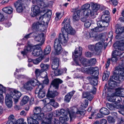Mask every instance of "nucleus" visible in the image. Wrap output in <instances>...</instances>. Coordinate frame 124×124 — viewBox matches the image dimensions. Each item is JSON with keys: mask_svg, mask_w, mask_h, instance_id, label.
Wrapping results in <instances>:
<instances>
[{"mask_svg": "<svg viewBox=\"0 0 124 124\" xmlns=\"http://www.w3.org/2000/svg\"><path fill=\"white\" fill-rule=\"evenodd\" d=\"M70 19L66 17L62 23V25L63 26L62 29V34H60L58 38L55 39L54 44L56 55L59 54L62 52V48L60 43L64 46L67 45L68 40V34L74 35L75 33V30L70 25Z\"/></svg>", "mask_w": 124, "mask_h": 124, "instance_id": "nucleus-1", "label": "nucleus"}, {"mask_svg": "<svg viewBox=\"0 0 124 124\" xmlns=\"http://www.w3.org/2000/svg\"><path fill=\"white\" fill-rule=\"evenodd\" d=\"M88 103V100H85L81 105V107L79 109L74 107L67 108L66 110L69 113L70 120H72L73 118L76 117L78 118L82 117L85 114L83 110L87 107Z\"/></svg>", "mask_w": 124, "mask_h": 124, "instance_id": "nucleus-2", "label": "nucleus"}, {"mask_svg": "<svg viewBox=\"0 0 124 124\" xmlns=\"http://www.w3.org/2000/svg\"><path fill=\"white\" fill-rule=\"evenodd\" d=\"M33 114L27 118L28 124H39L38 120H42L44 118V113L42 112L41 108L36 107L33 110Z\"/></svg>", "mask_w": 124, "mask_h": 124, "instance_id": "nucleus-3", "label": "nucleus"}, {"mask_svg": "<svg viewBox=\"0 0 124 124\" xmlns=\"http://www.w3.org/2000/svg\"><path fill=\"white\" fill-rule=\"evenodd\" d=\"M90 5L89 4H86L83 5L81 8V15L84 16L86 17H92L94 16V13L91 11V10L89 9Z\"/></svg>", "mask_w": 124, "mask_h": 124, "instance_id": "nucleus-4", "label": "nucleus"}, {"mask_svg": "<svg viewBox=\"0 0 124 124\" xmlns=\"http://www.w3.org/2000/svg\"><path fill=\"white\" fill-rule=\"evenodd\" d=\"M118 67L119 69L114 71L115 74L113 76L112 78L115 80L122 81L124 80V67L122 68L120 65Z\"/></svg>", "mask_w": 124, "mask_h": 124, "instance_id": "nucleus-5", "label": "nucleus"}, {"mask_svg": "<svg viewBox=\"0 0 124 124\" xmlns=\"http://www.w3.org/2000/svg\"><path fill=\"white\" fill-rule=\"evenodd\" d=\"M45 19L43 16H39V21L35 22L32 24V28L36 31L39 29L42 30L45 23Z\"/></svg>", "mask_w": 124, "mask_h": 124, "instance_id": "nucleus-6", "label": "nucleus"}, {"mask_svg": "<svg viewBox=\"0 0 124 124\" xmlns=\"http://www.w3.org/2000/svg\"><path fill=\"white\" fill-rule=\"evenodd\" d=\"M117 35L116 36V39H120L119 41L117 42H120V46H121V44L122 43V41H124V27H120L116 29L115 31Z\"/></svg>", "mask_w": 124, "mask_h": 124, "instance_id": "nucleus-7", "label": "nucleus"}, {"mask_svg": "<svg viewBox=\"0 0 124 124\" xmlns=\"http://www.w3.org/2000/svg\"><path fill=\"white\" fill-rule=\"evenodd\" d=\"M44 86L43 84H40L37 87L35 91V93H38V97L41 99L44 97L46 95L45 91L43 88Z\"/></svg>", "mask_w": 124, "mask_h": 124, "instance_id": "nucleus-8", "label": "nucleus"}, {"mask_svg": "<svg viewBox=\"0 0 124 124\" xmlns=\"http://www.w3.org/2000/svg\"><path fill=\"white\" fill-rule=\"evenodd\" d=\"M10 94L11 97L13 99L15 104H16L22 95L21 93L16 90H14L13 91H10Z\"/></svg>", "mask_w": 124, "mask_h": 124, "instance_id": "nucleus-9", "label": "nucleus"}, {"mask_svg": "<svg viewBox=\"0 0 124 124\" xmlns=\"http://www.w3.org/2000/svg\"><path fill=\"white\" fill-rule=\"evenodd\" d=\"M42 45V44H38L34 46L33 48V51L32 52V55L35 56H38L41 55L42 52L41 50L40 46Z\"/></svg>", "mask_w": 124, "mask_h": 124, "instance_id": "nucleus-10", "label": "nucleus"}, {"mask_svg": "<svg viewBox=\"0 0 124 124\" xmlns=\"http://www.w3.org/2000/svg\"><path fill=\"white\" fill-rule=\"evenodd\" d=\"M37 2L38 5H39L41 8H47L48 7H52L53 5V2L52 1H49L48 2L47 4H46L45 3L41 0H38L36 1V0H34L33 1V2Z\"/></svg>", "mask_w": 124, "mask_h": 124, "instance_id": "nucleus-11", "label": "nucleus"}, {"mask_svg": "<svg viewBox=\"0 0 124 124\" xmlns=\"http://www.w3.org/2000/svg\"><path fill=\"white\" fill-rule=\"evenodd\" d=\"M62 81L59 78L54 79L51 83L50 89L52 87L56 89H57L58 88L59 84L62 83Z\"/></svg>", "mask_w": 124, "mask_h": 124, "instance_id": "nucleus-12", "label": "nucleus"}, {"mask_svg": "<svg viewBox=\"0 0 124 124\" xmlns=\"http://www.w3.org/2000/svg\"><path fill=\"white\" fill-rule=\"evenodd\" d=\"M102 47V44L101 42H99L96 43L95 46L94 53L97 55L100 54L101 53Z\"/></svg>", "mask_w": 124, "mask_h": 124, "instance_id": "nucleus-13", "label": "nucleus"}, {"mask_svg": "<svg viewBox=\"0 0 124 124\" xmlns=\"http://www.w3.org/2000/svg\"><path fill=\"white\" fill-rule=\"evenodd\" d=\"M82 48L81 47L78 46L74 51L72 52V57L77 58L80 56L82 54Z\"/></svg>", "mask_w": 124, "mask_h": 124, "instance_id": "nucleus-14", "label": "nucleus"}, {"mask_svg": "<svg viewBox=\"0 0 124 124\" xmlns=\"http://www.w3.org/2000/svg\"><path fill=\"white\" fill-rule=\"evenodd\" d=\"M5 102L6 106L8 108H11L12 106V101L11 97L8 94H7L5 98Z\"/></svg>", "mask_w": 124, "mask_h": 124, "instance_id": "nucleus-15", "label": "nucleus"}, {"mask_svg": "<svg viewBox=\"0 0 124 124\" xmlns=\"http://www.w3.org/2000/svg\"><path fill=\"white\" fill-rule=\"evenodd\" d=\"M22 4V1L19 0L14 4L17 11L19 13L21 12L23 10Z\"/></svg>", "mask_w": 124, "mask_h": 124, "instance_id": "nucleus-16", "label": "nucleus"}, {"mask_svg": "<svg viewBox=\"0 0 124 124\" xmlns=\"http://www.w3.org/2000/svg\"><path fill=\"white\" fill-rule=\"evenodd\" d=\"M34 46L32 45L28 44L27 46L25 47L23 51L21 52V53L23 55H26L28 53L31 52Z\"/></svg>", "mask_w": 124, "mask_h": 124, "instance_id": "nucleus-17", "label": "nucleus"}, {"mask_svg": "<svg viewBox=\"0 0 124 124\" xmlns=\"http://www.w3.org/2000/svg\"><path fill=\"white\" fill-rule=\"evenodd\" d=\"M52 115L50 113H47L46 114V116H44V118L43 120H44L45 122H42V123H45L46 124H49L52 121L53 119L52 118Z\"/></svg>", "mask_w": 124, "mask_h": 124, "instance_id": "nucleus-18", "label": "nucleus"}, {"mask_svg": "<svg viewBox=\"0 0 124 124\" xmlns=\"http://www.w3.org/2000/svg\"><path fill=\"white\" fill-rule=\"evenodd\" d=\"M35 35V36H34L35 37L34 39L35 40L38 42H40L41 43L40 44H42V43L44 42V35L43 33H41L40 34H39L38 36H36V35L38 34L37 33Z\"/></svg>", "mask_w": 124, "mask_h": 124, "instance_id": "nucleus-19", "label": "nucleus"}, {"mask_svg": "<svg viewBox=\"0 0 124 124\" xmlns=\"http://www.w3.org/2000/svg\"><path fill=\"white\" fill-rule=\"evenodd\" d=\"M89 71L91 74H93V76H97L99 74V69L97 67L89 68Z\"/></svg>", "mask_w": 124, "mask_h": 124, "instance_id": "nucleus-20", "label": "nucleus"}, {"mask_svg": "<svg viewBox=\"0 0 124 124\" xmlns=\"http://www.w3.org/2000/svg\"><path fill=\"white\" fill-rule=\"evenodd\" d=\"M81 12L80 10H78L75 11L73 14V21H77L79 19V17L80 16H82Z\"/></svg>", "mask_w": 124, "mask_h": 124, "instance_id": "nucleus-21", "label": "nucleus"}, {"mask_svg": "<svg viewBox=\"0 0 124 124\" xmlns=\"http://www.w3.org/2000/svg\"><path fill=\"white\" fill-rule=\"evenodd\" d=\"M114 95L117 96L124 97V89L119 88L116 89Z\"/></svg>", "mask_w": 124, "mask_h": 124, "instance_id": "nucleus-22", "label": "nucleus"}, {"mask_svg": "<svg viewBox=\"0 0 124 124\" xmlns=\"http://www.w3.org/2000/svg\"><path fill=\"white\" fill-rule=\"evenodd\" d=\"M90 4L92 8L91 11L94 13V12H96L100 8V6L97 3L93 2H91Z\"/></svg>", "mask_w": 124, "mask_h": 124, "instance_id": "nucleus-23", "label": "nucleus"}, {"mask_svg": "<svg viewBox=\"0 0 124 124\" xmlns=\"http://www.w3.org/2000/svg\"><path fill=\"white\" fill-rule=\"evenodd\" d=\"M59 64V59L55 58L54 59L52 65V68L53 70H57Z\"/></svg>", "mask_w": 124, "mask_h": 124, "instance_id": "nucleus-24", "label": "nucleus"}, {"mask_svg": "<svg viewBox=\"0 0 124 124\" xmlns=\"http://www.w3.org/2000/svg\"><path fill=\"white\" fill-rule=\"evenodd\" d=\"M96 76H91L87 77V79L90 82L91 84L94 85H97L98 83V80L95 78Z\"/></svg>", "mask_w": 124, "mask_h": 124, "instance_id": "nucleus-25", "label": "nucleus"}, {"mask_svg": "<svg viewBox=\"0 0 124 124\" xmlns=\"http://www.w3.org/2000/svg\"><path fill=\"white\" fill-rule=\"evenodd\" d=\"M6 90V88L0 84V102L2 103L4 101L3 97L2 94Z\"/></svg>", "mask_w": 124, "mask_h": 124, "instance_id": "nucleus-26", "label": "nucleus"}, {"mask_svg": "<svg viewBox=\"0 0 124 124\" xmlns=\"http://www.w3.org/2000/svg\"><path fill=\"white\" fill-rule=\"evenodd\" d=\"M97 24L98 26H101L103 28L107 27L109 25L108 23L103 21H100L97 22Z\"/></svg>", "mask_w": 124, "mask_h": 124, "instance_id": "nucleus-27", "label": "nucleus"}, {"mask_svg": "<svg viewBox=\"0 0 124 124\" xmlns=\"http://www.w3.org/2000/svg\"><path fill=\"white\" fill-rule=\"evenodd\" d=\"M113 97L108 96L107 97V99L108 101L110 102H114L116 99H117V101L118 103H119L120 102L121 98L118 96H116Z\"/></svg>", "mask_w": 124, "mask_h": 124, "instance_id": "nucleus-28", "label": "nucleus"}, {"mask_svg": "<svg viewBox=\"0 0 124 124\" xmlns=\"http://www.w3.org/2000/svg\"><path fill=\"white\" fill-rule=\"evenodd\" d=\"M74 93V92H71L68 93L65 97L64 101L67 102H69Z\"/></svg>", "mask_w": 124, "mask_h": 124, "instance_id": "nucleus-29", "label": "nucleus"}, {"mask_svg": "<svg viewBox=\"0 0 124 124\" xmlns=\"http://www.w3.org/2000/svg\"><path fill=\"white\" fill-rule=\"evenodd\" d=\"M82 97L83 98H87L90 101L93 98L92 95L90 94L89 93L86 92L83 93Z\"/></svg>", "mask_w": 124, "mask_h": 124, "instance_id": "nucleus-30", "label": "nucleus"}, {"mask_svg": "<svg viewBox=\"0 0 124 124\" xmlns=\"http://www.w3.org/2000/svg\"><path fill=\"white\" fill-rule=\"evenodd\" d=\"M58 94V93L56 91H48L46 94V96L51 98H53L57 96Z\"/></svg>", "mask_w": 124, "mask_h": 124, "instance_id": "nucleus-31", "label": "nucleus"}, {"mask_svg": "<svg viewBox=\"0 0 124 124\" xmlns=\"http://www.w3.org/2000/svg\"><path fill=\"white\" fill-rule=\"evenodd\" d=\"M30 98L28 96H24L20 102L21 105L22 106L24 105L28 102Z\"/></svg>", "mask_w": 124, "mask_h": 124, "instance_id": "nucleus-32", "label": "nucleus"}, {"mask_svg": "<svg viewBox=\"0 0 124 124\" xmlns=\"http://www.w3.org/2000/svg\"><path fill=\"white\" fill-rule=\"evenodd\" d=\"M2 10L7 14H10L13 13V9L10 7H7L3 8Z\"/></svg>", "mask_w": 124, "mask_h": 124, "instance_id": "nucleus-33", "label": "nucleus"}, {"mask_svg": "<svg viewBox=\"0 0 124 124\" xmlns=\"http://www.w3.org/2000/svg\"><path fill=\"white\" fill-rule=\"evenodd\" d=\"M28 82H30L31 84L33 86H35L36 85H38V86L41 84H40L39 82L37 80H36L34 78H32Z\"/></svg>", "mask_w": 124, "mask_h": 124, "instance_id": "nucleus-34", "label": "nucleus"}, {"mask_svg": "<svg viewBox=\"0 0 124 124\" xmlns=\"http://www.w3.org/2000/svg\"><path fill=\"white\" fill-rule=\"evenodd\" d=\"M44 75L41 76V77L44 78V80L43 81V83L45 84H47L49 82V80L48 79V76H47V74L46 72H44L43 73Z\"/></svg>", "mask_w": 124, "mask_h": 124, "instance_id": "nucleus-35", "label": "nucleus"}, {"mask_svg": "<svg viewBox=\"0 0 124 124\" xmlns=\"http://www.w3.org/2000/svg\"><path fill=\"white\" fill-rule=\"evenodd\" d=\"M59 119L60 122L62 124H68L67 121L69 120L68 117H61L59 118Z\"/></svg>", "mask_w": 124, "mask_h": 124, "instance_id": "nucleus-36", "label": "nucleus"}, {"mask_svg": "<svg viewBox=\"0 0 124 124\" xmlns=\"http://www.w3.org/2000/svg\"><path fill=\"white\" fill-rule=\"evenodd\" d=\"M40 67L42 71L43 72H45L44 71L47 70L49 69V66L48 64H45L42 63L40 64Z\"/></svg>", "mask_w": 124, "mask_h": 124, "instance_id": "nucleus-37", "label": "nucleus"}, {"mask_svg": "<svg viewBox=\"0 0 124 124\" xmlns=\"http://www.w3.org/2000/svg\"><path fill=\"white\" fill-rule=\"evenodd\" d=\"M30 83V82L28 81L24 85V88L28 90L31 91L32 89V86Z\"/></svg>", "mask_w": 124, "mask_h": 124, "instance_id": "nucleus-38", "label": "nucleus"}, {"mask_svg": "<svg viewBox=\"0 0 124 124\" xmlns=\"http://www.w3.org/2000/svg\"><path fill=\"white\" fill-rule=\"evenodd\" d=\"M43 72L42 70H39V69H36L35 71V74L36 77L37 78L41 75V77L42 75H44Z\"/></svg>", "mask_w": 124, "mask_h": 124, "instance_id": "nucleus-39", "label": "nucleus"}, {"mask_svg": "<svg viewBox=\"0 0 124 124\" xmlns=\"http://www.w3.org/2000/svg\"><path fill=\"white\" fill-rule=\"evenodd\" d=\"M113 79L114 78H112V77L110 78V79L108 81V84L109 86L114 87L116 85V83L114 81Z\"/></svg>", "mask_w": 124, "mask_h": 124, "instance_id": "nucleus-40", "label": "nucleus"}, {"mask_svg": "<svg viewBox=\"0 0 124 124\" xmlns=\"http://www.w3.org/2000/svg\"><path fill=\"white\" fill-rule=\"evenodd\" d=\"M100 112L102 114L105 115H107L109 113V110L105 108H101L100 110Z\"/></svg>", "mask_w": 124, "mask_h": 124, "instance_id": "nucleus-41", "label": "nucleus"}, {"mask_svg": "<svg viewBox=\"0 0 124 124\" xmlns=\"http://www.w3.org/2000/svg\"><path fill=\"white\" fill-rule=\"evenodd\" d=\"M49 103L51 105L55 108H56L59 106V104L56 102H55V100L53 99H50Z\"/></svg>", "mask_w": 124, "mask_h": 124, "instance_id": "nucleus-42", "label": "nucleus"}, {"mask_svg": "<svg viewBox=\"0 0 124 124\" xmlns=\"http://www.w3.org/2000/svg\"><path fill=\"white\" fill-rule=\"evenodd\" d=\"M110 73L109 71H104L102 77V80H107L109 76Z\"/></svg>", "mask_w": 124, "mask_h": 124, "instance_id": "nucleus-43", "label": "nucleus"}, {"mask_svg": "<svg viewBox=\"0 0 124 124\" xmlns=\"http://www.w3.org/2000/svg\"><path fill=\"white\" fill-rule=\"evenodd\" d=\"M42 109L44 112H46L50 111L52 110L51 106L48 104L45 106Z\"/></svg>", "mask_w": 124, "mask_h": 124, "instance_id": "nucleus-44", "label": "nucleus"}, {"mask_svg": "<svg viewBox=\"0 0 124 124\" xmlns=\"http://www.w3.org/2000/svg\"><path fill=\"white\" fill-rule=\"evenodd\" d=\"M104 30V28L101 26H98L93 29H91V31L94 32H97L101 31Z\"/></svg>", "mask_w": 124, "mask_h": 124, "instance_id": "nucleus-45", "label": "nucleus"}, {"mask_svg": "<svg viewBox=\"0 0 124 124\" xmlns=\"http://www.w3.org/2000/svg\"><path fill=\"white\" fill-rule=\"evenodd\" d=\"M106 106L107 107L111 110H115V108H116V105H115L114 104H111L109 103H107Z\"/></svg>", "mask_w": 124, "mask_h": 124, "instance_id": "nucleus-46", "label": "nucleus"}, {"mask_svg": "<svg viewBox=\"0 0 124 124\" xmlns=\"http://www.w3.org/2000/svg\"><path fill=\"white\" fill-rule=\"evenodd\" d=\"M122 54V53L121 52L116 50L113 52L112 54V55L118 57Z\"/></svg>", "mask_w": 124, "mask_h": 124, "instance_id": "nucleus-47", "label": "nucleus"}, {"mask_svg": "<svg viewBox=\"0 0 124 124\" xmlns=\"http://www.w3.org/2000/svg\"><path fill=\"white\" fill-rule=\"evenodd\" d=\"M79 60L81 63L83 65L86 66L87 63L86 59L83 57H81L79 59Z\"/></svg>", "mask_w": 124, "mask_h": 124, "instance_id": "nucleus-48", "label": "nucleus"}, {"mask_svg": "<svg viewBox=\"0 0 124 124\" xmlns=\"http://www.w3.org/2000/svg\"><path fill=\"white\" fill-rule=\"evenodd\" d=\"M42 57H40L36 59L32 60V62L34 64H37L42 60Z\"/></svg>", "mask_w": 124, "mask_h": 124, "instance_id": "nucleus-49", "label": "nucleus"}, {"mask_svg": "<svg viewBox=\"0 0 124 124\" xmlns=\"http://www.w3.org/2000/svg\"><path fill=\"white\" fill-rule=\"evenodd\" d=\"M51 50V47L49 45H48L45 49L44 52V54L45 55L47 54L50 52Z\"/></svg>", "mask_w": 124, "mask_h": 124, "instance_id": "nucleus-50", "label": "nucleus"}, {"mask_svg": "<svg viewBox=\"0 0 124 124\" xmlns=\"http://www.w3.org/2000/svg\"><path fill=\"white\" fill-rule=\"evenodd\" d=\"M60 123L59 120L56 119H53L52 121L49 124H60ZM41 124H46L45 123H42Z\"/></svg>", "mask_w": 124, "mask_h": 124, "instance_id": "nucleus-51", "label": "nucleus"}, {"mask_svg": "<svg viewBox=\"0 0 124 124\" xmlns=\"http://www.w3.org/2000/svg\"><path fill=\"white\" fill-rule=\"evenodd\" d=\"M54 73L56 76H58L61 75L63 73L62 70H55Z\"/></svg>", "mask_w": 124, "mask_h": 124, "instance_id": "nucleus-52", "label": "nucleus"}, {"mask_svg": "<svg viewBox=\"0 0 124 124\" xmlns=\"http://www.w3.org/2000/svg\"><path fill=\"white\" fill-rule=\"evenodd\" d=\"M91 20H90L87 19L84 24L85 27L86 28H88L91 25Z\"/></svg>", "mask_w": 124, "mask_h": 124, "instance_id": "nucleus-53", "label": "nucleus"}, {"mask_svg": "<svg viewBox=\"0 0 124 124\" xmlns=\"http://www.w3.org/2000/svg\"><path fill=\"white\" fill-rule=\"evenodd\" d=\"M89 68H88L87 66H85L84 67L81 68V70L83 72H89Z\"/></svg>", "mask_w": 124, "mask_h": 124, "instance_id": "nucleus-54", "label": "nucleus"}, {"mask_svg": "<svg viewBox=\"0 0 124 124\" xmlns=\"http://www.w3.org/2000/svg\"><path fill=\"white\" fill-rule=\"evenodd\" d=\"M61 114L63 116V117L67 116V112L64 109H61L60 111Z\"/></svg>", "mask_w": 124, "mask_h": 124, "instance_id": "nucleus-55", "label": "nucleus"}, {"mask_svg": "<svg viewBox=\"0 0 124 124\" xmlns=\"http://www.w3.org/2000/svg\"><path fill=\"white\" fill-rule=\"evenodd\" d=\"M56 16L55 18V19L56 21H58L60 19L62 16V15L59 13H56Z\"/></svg>", "mask_w": 124, "mask_h": 124, "instance_id": "nucleus-56", "label": "nucleus"}, {"mask_svg": "<svg viewBox=\"0 0 124 124\" xmlns=\"http://www.w3.org/2000/svg\"><path fill=\"white\" fill-rule=\"evenodd\" d=\"M101 18H105V19L103 20V21L105 22L108 23L110 21L109 18L108 17V15L105 16V15H102L101 16Z\"/></svg>", "mask_w": 124, "mask_h": 124, "instance_id": "nucleus-57", "label": "nucleus"}, {"mask_svg": "<svg viewBox=\"0 0 124 124\" xmlns=\"http://www.w3.org/2000/svg\"><path fill=\"white\" fill-rule=\"evenodd\" d=\"M85 55L87 57L90 58L93 56V54L90 52L88 51L85 52Z\"/></svg>", "mask_w": 124, "mask_h": 124, "instance_id": "nucleus-58", "label": "nucleus"}, {"mask_svg": "<svg viewBox=\"0 0 124 124\" xmlns=\"http://www.w3.org/2000/svg\"><path fill=\"white\" fill-rule=\"evenodd\" d=\"M36 34V33H31L25 36L24 38L26 39H27L28 38L32 37V36H33L32 34L34 35V36H35V35Z\"/></svg>", "mask_w": 124, "mask_h": 124, "instance_id": "nucleus-59", "label": "nucleus"}, {"mask_svg": "<svg viewBox=\"0 0 124 124\" xmlns=\"http://www.w3.org/2000/svg\"><path fill=\"white\" fill-rule=\"evenodd\" d=\"M53 115L55 116H59L61 115L60 111L59 110H56L54 112Z\"/></svg>", "mask_w": 124, "mask_h": 124, "instance_id": "nucleus-60", "label": "nucleus"}, {"mask_svg": "<svg viewBox=\"0 0 124 124\" xmlns=\"http://www.w3.org/2000/svg\"><path fill=\"white\" fill-rule=\"evenodd\" d=\"M108 122L110 123H114L115 122V119L112 117L110 116L108 117Z\"/></svg>", "mask_w": 124, "mask_h": 124, "instance_id": "nucleus-61", "label": "nucleus"}, {"mask_svg": "<svg viewBox=\"0 0 124 124\" xmlns=\"http://www.w3.org/2000/svg\"><path fill=\"white\" fill-rule=\"evenodd\" d=\"M110 3L115 6H116L117 4V1L116 0H110Z\"/></svg>", "mask_w": 124, "mask_h": 124, "instance_id": "nucleus-62", "label": "nucleus"}, {"mask_svg": "<svg viewBox=\"0 0 124 124\" xmlns=\"http://www.w3.org/2000/svg\"><path fill=\"white\" fill-rule=\"evenodd\" d=\"M8 120L12 121L15 122L16 120L15 118V117L13 115H11L9 116L8 117Z\"/></svg>", "mask_w": 124, "mask_h": 124, "instance_id": "nucleus-63", "label": "nucleus"}, {"mask_svg": "<svg viewBox=\"0 0 124 124\" xmlns=\"http://www.w3.org/2000/svg\"><path fill=\"white\" fill-rule=\"evenodd\" d=\"M85 37L86 39H89L90 38L93 37V36H92L90 33L89 32H87L85 35Z\"/></svg>", "mask_w": 124, "mask_h": 124, "instance_id": "nucleus-64", "label": "nucleus"}]
</instances>
